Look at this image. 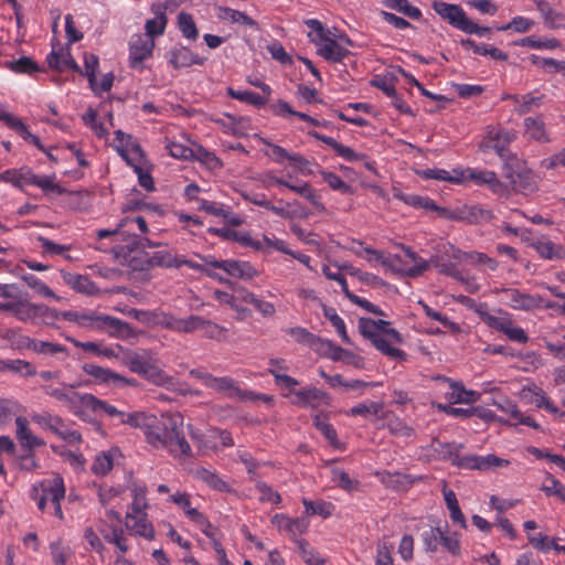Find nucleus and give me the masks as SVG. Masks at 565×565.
Instances as JSON below:
<instances>
[{
	"mask_svg": "<svg viewBox=\"0 0 565 565\" xmlns=\"http://www.w3.org/2000/svg\"><path fill=\"white\" fill-rule=\"evenodd\" d=\"M75 385L73 384H62L61 386H53V385H43L42 390L43 392L55 398L58 402L64 403L67 408L70 407V404L72 402V398L74 396Z\"/></svg>",
	"mask_w": 565,
	"mask_h": 565,
	"instance_id": "c756f323",
	"label": "nucleus"
},
{
	"mask_svg": "<svg viewBox=\"0 0 565 565\" xmlns=\"http://www.w3.org/2000/svg\"><path fill=\"white\" fill-rule=\"evenodd\" d=\"M130 426L140 428L152 447L167 449L174 458L190 457L191 447L183 431L181 414H163L160 417L137 413L128 419Z\"/></svg>",
	"mask_w": 565,
	"mask_h": 565,
	"instance_id": "f257e3e1",
	"label": "nucleus"
},
{
	"mask_svg": "<svg viewBox=\"0 0 565 565\" xmlns=\"http://www.w3.org/2000/svg\"><path fill=\"white\" fill-rule=\"evenodd\" d=\"M480 318L484 323H487L489 327L502 332L505 323L510 319V316L508 313H502L501 316H494L489 313L486 309L480 308L477 310Z\"/></svg>",
	"mask_w": 565,
	"mask_h": 565,
	"instance_id": "a18cd8bd",
	"label": "nucleus"
},
{
	"mask_svg": "<svg viewBox=\"0 0 565 565\" xmlns=\"http://www.w3.org/2000/svg\"><path fill=\"white\" fill-rule=\"evenodd\" d=\"M42 493L46 495L51 502L61 501L65 497V487L63 479L60 476H54L52 480H44L39 483Z\"/></svg>",
	"mask_w": 565,
	"mask_h": 565,
	"instance_id": "cd10ccee",
	"label": "nucleus"
},
{
	"mask_svg": "<svg viewBox=\"0 0 565 565\" xmlns=\"http://www.w3.org/2000/svg\"><path fill=\"white\" fill-rule=\"evenodd\" d=\"M536 9L540 11L544 19V23L551 28L555 29L561 25L563 21V14L556 12L552 9L551 4L545 0H535Z\"/></svg>",
	"mask_w": 565,
	"mask_h": 565,
	"instance_id": "f704fd0d",
	"label": "nucleus"
},
{
	"mask_svg": "<svg viewBox=\"0 0 565 565\" xmlns=\"http://www.w3.org/2000/svg\"><path fill=\"white\" fill-rule=\"evenodd\" d=\"M433 9L444 20L448 21L452 26L463 31L468 22L465 11L457 4L446 3L444 1H434Z\"/></svg>",
	"mask_w": 565,
	"mask_h": 565,
	"instance_id": "f8f14e48",
	"label": "nucleus"
},
{
	"mask_svg": "<svg viewBox=\"0 0 565 565\" xmlns=\"http://www.w3.org/2000/svg\"><path fill=\"white\" fill-rule=\"evenodd\" d=\"M365 253H367L370 255V258H369L370 262L381 263L384 267H386L387 269H391L393 271H402L396 266V263L399 260L398 257L395 256L393 258H385L381 252H379L376 249H372V248H365Z\"/></svg>",
	"mask_w": 565,
	"mask_h": 565,
	"instance_id": "13d9d810",
	"label": "nucleus"
},
{
	"mask_svg": "<svg viewBox=\"0 0 565 565\" xmlns=\"http://www.w3.org/2000/svg\"><path fill=\"white\" fill-rule=\"evenodd\" d=\"M13 315L21 321H28L35 318H43L44 320H56L58 311L51 309L44 305L32 303L28 300L14 301Z\"/></svg>",
	"mask_w": 565,
	"mask_h": 565,
	"instance_id": "1a4fd4ad",
	"label": "nucleus"
},
{
	"mask_svg": "<svg viewBox=\"0 0 565 565\" xmlns=\"http://www.w3.org/2000/svg\"><path fill=\"white\" fill-rule=\"evenodd\" d=\"M323 180L329 184L333 190H338L342 193H352V189L349 184H347L339 175L333 172H321Z\"/></svg>",
	"mask_w": 565,
	"mask_h": 565,
	"instance_id": "0e129e2a",
	"label": "nucleus"
},
{
	"mask_svg": "<svg viewBox=\"0 0 565 565\" xmlns=\"http://www.w3.org/2000/svg\"><path fill=\"white\" fill-rule=\"evenodd\" d=\"M152 12L154 17L146 22V38L153 39L163 34L167 25L166 8L162 4H153Z\"/></svg>",
	"mask_w": 565,
	"mask_h": 565,
	"instance_id": "4be33fe9",
	"label": "nucleus"
},
{
	"mask_svg": "<svg viewBox=\"0 0 565 565\" xmlns=\"http://www.w3.org/2000/svg\"><path fill=\"white\" fill-rule=\"evenodd\" d=\"M178 26L184 38L195 41L199 36V31L193 17L186 12L178 14Z\"/></svg>",
	"mask_w": 565,
	"mask_h": 565,
	"instance_id": "e433bc0d",
	"label": "nucleus"
},
{
	"mask_svg": "<svg viewBox=\"0 0 565 565\" xmlns=\"http://www.w3.org/2000/svg\"><path fill=\"white\" fill-rule=\"evenodd\" d=\"M386 426L392 435L399 437H409L413 435V428L407 426L398 417L390 418Z\"/></svg>",
	"mask_w": 565,
	"mask_h": 565,
	"instance_id": "680f3d73",
	"label": "nucleus"
},
{
	"mask_svg": "<svg viewBox=\"0 0 565 565\" xmlns=\"http://www.w3.org/2000/svg\"><path fill=\"white\" fill-rule=\"evenodd\" d=\"M20 344L38 354L43 355H62V360L68 356V351L64 345L53 342L34 340L29 337L21 338Z\"/></svg>",
	"mask_w": 565,
	"mask_h": 565,
	"instance_id": "ddd939ff",
	"label": "nucleus"
},
{
	"mask_svg": "<svg viewBox=\"0 0 565 565\" xmlns=\"http://www.w3.org/2000/svg\"><path fill=\"white\" fill-rule=\"evenodd\" d=\"M98 67V57L95 54H85L84 68L85 75L88 78L89 85L94 92L97 90L96 70Z\"/></svg>",
	"mask_w": 565,
	"mask_h": 565,
	"instance_id": "5fc2aeb1",
	"label": "nucleus"
},
{
	"mask_svg": "<svg viewBox=\"0 0 565 565\" xmlns=\"http://www.w3.org/2000/svg\"><path fill=\"white\" fill-rule=\"evenodd\" d=\"M525 132L534 140L541 142H548L550 138L545 130V124L543 119L537 117H527L524 119Z\"/></svg>",
	"mask_w": 565,
	"mask_h": 565,
	"instance_id": "7c9ffc66",
	"label": "nucleus"
},
{
	"mask_svg": "<svg viewBox=\"0 0 565 565\" xmlns=\"http://www.w3.org/2000/svg\"><path fill=\"white\" fill-rule=\"evenodd\" d=\"M126 520V526L130 532L148 540L153 539V527L147 522L145 514L127 513Z\"/></svg>",
	"mask_w": 565,
	"mask_h": 565,
	"instance_id": "393cba45",
	"label": "nucleus"
},
{
	"mask_svg": "<svg viewBox=\"0 0 565 565\" xmlns=\"http://www.w3.org/2000/svg\"><path fill=\"white\" fill-rule=\"evenodd\" d=\"M440 212L447 218L467 221L469 223H478L490 218V213L478 206H466L457 212H447L446 210H440Z\"/></svg>",
	"mask_w": 565,
	"mask_h": 565,
	"instance_id": "412c9836",
	"label": "nucleus"
},
{
	"mask_svg": "<svg viewBox=\"0 0 565 565\" xmlns=\"http://www.w3.org/2000/svg\"><path fill=\"white\" fill-rule=\"evenodd\" d=\"M313 425L323 434L333 447H338L337 433L334 428L321 415H316Z\"/></svg>",
	"mask_w": 565,
	"mask_h": 565,
	"instance_id": "6e6d98bb",
	"label": "nucleus"
},
{
	"mask_svg": "<svg viewBox=\"0 0 565 565\" xmlns=\"http://www.w3.org/2000/svg\"><path fill=\"white\" fill-rule=\"evenodd\" d=\"M77 324L79 327L94 328L97 330L109 329L113 335L120 338H128L132 334V329L129 323L107 315H98L94 311L79 312Z\"/></svg>",
	"mask_w": 565,
	"mask_h": 565,
	"instance_id": "20e7f679",
	"label": "nucleus"
},
{
	"mask_svg": "<svg viewBox=\"0 0 565 565\" xmlns=\"http://www.w3.org/2000/svg\"><path fill=\"white\" fill-rule=\"evenodd\" d=\"M200 478L205 481L210 487L213 489H216L218 491H226L228 490V486L225 481H223L218 476H216L214 472H211L206 469H202L199 472Z\"/></svg>",
	"mask_w": 565,
	"mask_h": 565,
	"instance_id": "774afa93",
	"label": "nucleus"
},
{
	"mask_svg": "<svg viewBox=\"0 0 565 565\" xmlns=\"http://www.w3.org/2000/svg\"><path fill=\"white\" fill-rule=\"evenodd\" d=\"M193 158L200 160L211 169H216L221 167V161L218 160V158L214 153L202 148L201 146H195Z\"/></svg>",
	"mask_w": 565,
	"mask_h": 565,
	"instance_id": "e2e57ef3",
	"label": "nucleus"
},
{
	"mask_svg": "<svg viewBox=\"0 0 565 565\" xmlns=\"http://www.w3.org/2000/svg\"><path fill=\"white\" fill-rule=\"evenodd\" d=\"M541 490L546 495H556L559 500L565 502V486L556 480L552 475L546 476V483L541 487Z\"/></svg>",
	"mask_w": 565,
	"mask_h": 565,
	"instance_id": "8fccbe9b",
	"label": "nucleus"
},
{
	"mask_svg": "<svg viewBox=\"0 0 565 565\" xmlns=\"http://www.w3.org/2000/svg\"><path fill=\"white\" fill-rule=\"evenodd\" d=\"M292 395L294 399L291 401V403L303 407L317 408L320 405L329 404L328 395L324 392L315 387L300 391H292Z\"/></svg>",
	"mask_w": 565,
	"mask_h": 565,
	"instance_id": "4468645a",
	"label": "nucleus"
},
{
	"mask_svg": "<svg viewBox=\"0 0 565 565\" xmlns=\"http://www.w3.org/2000/svg\"><path fill=\"white\" fill-rule=\"evenodd\" d=\"M17 425V438L23 448L32 450L35 447L45 445V441L35 435L29 428V422L25 417L19 416L15 419Z\"/></svg>",
	"mask_w": 565,
	"mask_h": 565,
	"instance_id": "6ab92c4d",
	"label": "nucleus"
},
{
	"mask_svg": "<svg viewBox=\"0 0 565 565\" xmlns=\"http://www.w3.org/2000/svg\"><path fill=\"white\" fill-rule=\"evenodd\" d=\"M154 47L153 39L140 34L131 36L129 42V61L134 68L140 67L142 62L151 56Z\"/></svg>",
	"mask_w": 565,
	"mask_h": 565,
	"instance_id": "9d476101",
	"label": "nucleus"
},
{
	"mask_svg": "<svg viewBox=\"0 0 565 565\" xmlns=\"http://www.w3.org/2000/svg\"><path fill=\"white\" fill-rule=\"evenodd\" d=\"M444 447L447 449L446 454L451 463L462 469L488 470L490 468L509 465L508 460L501 459L494 455H488L486 457L477 455L461 456L459 449L462 448V445H445Z\"/></svg>",
	"mask_w": 565,
	"mask_h": 565,
	"instance_id": "7ed1b4c3",
	"label": "nucleus"
},
{
	"mask_svg": "<svg viewBox=\"0 0 565 565\" xmlns=\"http://www.w3.org/2000/svg\"><path fill=\"white\" fill-rule=\"evenodd\" d=\"M406 255L415 263V265L407 270L404 271V274L408 277H417L422 275L425 270L428 269L429 265L428 262L419 258L415 252H413L409 247L404 248Z\"/></svg>",
	"mask_w": 565,
	"mask_h": 565,
	"instance_id": "603ef678",
	"label": "nucleus"
},
{
	"mask_svg": "<svg viewBox=\"0 0 565 565\" xmlns=\"http://www.w3.org/2000/svg\"><path fill=\"white\" fill-rule=\"evenodd\" d=\"M169 63L174 68L189 67L193 64L202 65L205 58L198 56L185 46H175L167 53Z\"/></svg>",
	"mask_w": 565,
	"mask_h": 565,
	"instance_id": "2eb2a0df",
	"label": "nucleus"
},
{
	"mask_svg": "<svg viewBox=\"0 0 565 565\" xmlns=\"http://www.w3.org/2000/svg\"><path fill=\"white\" fill-rule=\"evenodd\" d=\"M50 550L54 565H66L71 553L68 548L62 545V542L60 540L51 543Z\"/></svg>",
	"mask_w": 565,
	"mask_h": 565,
	"instance_id": "338daca9",
	"label": "nucleus"
},
{
	"mask_svg": "<svg viewBox=\"0 0 565 565\" xmlns=\"http://www.w3.org/2000/svg\"><path fill=\"white\" fill-rule=\"evenodd\" d=\"M309 135L322 142H324L326 145L330 146L337 152L338 156L344 158L348 161H358V160L364 158L363 154H360V153L355 152L353 149H351L347 146H343L342 143L338 142L337 140H334L331 137L320 135L319 132H316V131H310Z\"/></svg>",
	"mask_w": 565,
	"mask_h": 565,
	"instance_id": "a878e982",
	"label": "nucleus"
},
{
	"mask_svg": "<svg viewBox=\"0 0 565 565\" xmlns=\"http://www.w3.org/2000/svg\"><path fill=\"white\" fill-rule=\"evenodd\" d=\"M505 178L510 180L513 189L521 193H531L537 188V178L534 172L526 168L524 162L516 157L504 166Z\"/></svg>",
	"mask_w": 565,
	"mask_h": 565,
	"instance_id": "39448f33",
	"label": "nucleus"
},
{
	"mask_svg": "<svg viewBox=\"0 0 565 565\" xmlns=\"http://www.w3.org/2000/svg\"><path fill=\"white\" fill-rule=\"evenodd\" d=\"M385 4L412 19H418L422 15L420 10L411 6L407 0H386Z\"/></svg>",
	"mask_w": 565,
	"mask_h": 565,
	"instance_id": "de8ad7c7",
	"label": "nucleus"
},
{
	"mask_svg": "<svg viewBox=\"0 0 565 565\" xmlns=\"http://www.w3.org/2000/svg\"><path fill=\"white\" fill-rule=\"evenodd\" d=\"M33 173L29 169L7 170L0 174V179L18 188L31 184Z\"/></svg>",
	"mask_w": 565,
	"mask_h": 565,
	"instance_id": "72a5a7b5",
	"label": "nucleus"
},
{
	"mask_svg": "<svg viewBox=\"0 0 565 565\" xmlns=\"http://www.w3.org/2000/svg\"><path fill=\"white\" fill-rule=\"evenodd\" d=\"M462 173H463L462 181L471 180L478 184H489L495 193H502L505 190V186L503 185V183L497 179V174L492 171H488V170L478 171V170L468 169L467 171H465Z\"/></svg>",
	"mask_w": 565,
	"mask_h": 565,
	"instance_id": "f3484780",
	"label": "nucleus"
},
{
	"mask_svg": "<svg viewBox=\"0 0 565 565\" xmlns=\"http://www.w3.org/2000/svg\"><path fill=\"white\" fill-rule=\"evenodd\" d=\"M4 369L19 373L24 376H33L36 374L35 367L28 361L10 360L3 362Z\"/></svg>",
	"mask_w": 565,
	"mask_h": 565,
	"instance_id": "864d4df0",
	"label": "nucleus"
},
{
	"mask_svg": "<svg viewBox=\"0 0 565 565\" xmlns=\"http://www.w3.org/2000/svg\"><path fill=\"white\" fill-rule=\"evenodd\" d=\"M271 523L278 527V530H285L291 535L303 534L309 522L305 518L290 519L285 514H275L271 518Z\"/></svg>",
	"mask_w": 565,
	"mask_h": 565,
	"instance_id": "aec40b11",
	"label": "nucleus"
},
{
	"mask_svg": "<svg viewBox=\"0 0 565 565\" xmlns=\"http://www.w3.org/2000/svg\"><path fill=\"white\" fill-rule=\"evenodd\" d=\"M83 121L94 130L97 137L105 138L107 136L108 132L103 124L97 121L96 110L89 108L88 111L83 115Z\"/></svg>",
	"mask_w": 565,
	"mask_h": 565,
	"instance_id": "69168bd1",
	"label": "nucleus"
},
{
	"mask_svg": "<svg viewBox=\"0 0 565 565\" xmlns=\"http://www.w3.org/2000/svg\"><path fill=\"white\" fill-rule=\"evenodd\" d=\"M449 384L450 391L446 393V397L454 403H473L478 401L479 395L473 391H467L461 384L452 382L446 377H437Z\"/></svg>",
	"mask_w": 565,
	"mask_h": 565,
	"instance_id": "b1692460",
	"label": "nucleus"
},
{
	"mask_svg": "<svg viewBox=\"0 0 565 565\" xmlns=\"http://www.w3.org/2000/svg\"><path fill=\"white\" fill-rule=\"evenodd\" d=\"M290 337L295 339L298 343L305 344L310 347L313 350H321L319 343H321V338L316 337L311 332H309L307 329L301 327H294L289 328L286 331Z\"/></svg>",
	"mask_w": 565,
	"mask_h": 565,
	"instance_id": "473e14b6",
	"label": "nucleus"
},
{
	"mask_svg": "<svg viewBox=\"0 0 565 565\" xmlns=\"http://www.w3.org/2000/svg\"><path fill=\"white\" fill-rule=\"evenodd\" d=\"M502 333H504L511 341L518 343H526L529 340L525 331L522 328L514 326L511 318L505 323Z\"/></svg>",
	"mask_w": 565,
	"mask_h": 565,
	"instance_id": "052dcab7",
	"label": "nucleus"
},
{
	"mask_svg": "<svg viewBox=\"0 0 565 565\" xmlns=\"http://www.w3.org/2000/svg\"><path fill=\"white\" fill-rule=\"evenodd\" d=\"M47 63H49L50 67L55 68L57 71H63L64 68L70 67L74 71L82 73L78 64L74 61V58L72 57V55L68 51H66V52L53 51L47 56Z\"/></svg>",
	"mask_w": 565,
	"mask_h": 565,
	"instance_id": "c85d7f7f",
	"label": "nucleus"
},
{
	"mask_svg": "<svg viewBox=\"0 0 565 565\" xmlns=\"http://www.w3.org/2000/svg\"><path fill=\"white\" fill-rule=\"evenodd\" d=\"M441 537V529L440 527H428L422 533V539L426 546V550L429 552H436L438 545L440 543Z\"/></svg>",
	"mask_w": 565,
	"mask_h": 565,
	"instance_id": "4d7b16f0",
	"label": "nucleus"
},
{
	"mask_svg": "<svg viewBox=\"0 0 565 565\" xmlns=\"http://www.w3.org/2000/svg\"><path fill=\"white\" fill-rule=\"evenodd\" d=\"M514 138L515 135L511 131L491 129L488 132L487 139L480 143V149L484 152L489 150L495 151L504 161L505 166L511 161V158H515L508 149L509 143L514 140Z\"/></svg>",
	"mask_w": 565,
	"mask_h": 565,
	"instance_id": "6e6552de",
	"label": "nucleus"
},
{
	"mask_svg": "<svg viewBox=\"0 0 565 565\" xmlns=\"http://www.w3.org/2000/svg\"><path fill=\"white\" fill-rule=\"evenodd\" d=\"M22 279L30 288L34 289L40 296L44 298H54L57 300L60 299V297H57L49 286L42 282L34 275H23Z\"/></svg>",
	"mask_w": 565,
	"mask_h": 565,
	"instance_id": "c03bdc74",
	"label": "nucleus"
},
{
	"mask_svg": "<svg viewBox=\"0 0 565 565\" xmlns=\"http://www.w3.org/2000/svg\"><path fill=\"white\" fill-rule=\"evenodd\" d=\"M220 18L230 20L233 23L245 24L250 28H257L258 24L255 20L248 17L245 12H241L231 8H221Z\"/></svg>",
	"mask_w": 565,
	"mask_h": 565,
	"instance_id": "a19ab883",
	"label": "nucleus"
},
{
	"mask_svg": "<svg viewBox=\"0 0 565 565\" xmlns=\"http://www.w3.org/2000/svg\"><path fill=\"white\" fill-rule=\"evenodd\" d=\"M6 66L15 73H28L31 74L33 72L39 71L36 63L30 57H21L17 61H9L6 63Z\"/></svg>",
	"mask_w": 565,
	"mask_h": 565,
	"instance_id": "09e8293b",
	"label": "nucleus"
},
{
	"mask_svg": "<svg viewBox=\"0 0 565 565\" xmlns=\"http://www.w3.org/2000/svg\"><path fill=\"white\" fill-rule=\"evenodd\" d=\"M61 276L63 281L77 292L85 295H95L98 292V288L88 276L73 274L65 270H61Z\"/></svg>",
	"mask_w": 565,
	"mask_h": 565,
	"instance_id": "dca6fc26",
	"label": "nucleus"
},
{
	"mask_svg": "<svg viewBox=\"0 0 565 565\" xmlns=\"http://www.w3.org/2000/svg\"><path fill=\"white\" fill-rule=\"evenodd\" d=\"M312 42L318 45L317 53L332 63H340L350 54V51L343 47L337 40L329 41V43H318V40L312 39Z\"/></svg>",
	"mask_w": 565,
	"mask_h": 565,
	"instance_id": "a211bd4d",
	"label": "nucleus"
},
{
	"mask_svg": "<svg viewBox=\"0 0 565 565\" xmlns=\"http://www.w3.org/2000/svg\"><path fill=\"white\" fill-rule=\"evenodd\" d=\"M214 297L217 299L221 303L230 306L231 309L236 311V319L238 321H243L246 318L250 317L252 312L249 309L241 307L237 305L238 299L236 298V295H230L222 290H215Z\"/></svg>",
	"mask_w": 565,
	"mask_h": 565,
	"instance_id": "2f4dec72",
	"label": "nucleus"
},
{
	"mask_svg": "<svg viewBox=\"0 0 565 565\" xmlns=\"http://www.w3.org/2000/svg\"><path fill=\"white\" fill-rule=\"evenodd\" d=\"M120 362L131 372L142 376L150 383L170 388L174 379L168 375L159 365L156 354L148 349L122 350L119 356Z\"/></svg>",
	"mask_w": 565,
	"mask_h": 565,
	"instance_id": "f03ea898",
	"label": "nucleus"
},
{
	"mask_svg": "<svg viewBox=\"0 0 565 565\" xmlns=\"http://www.w3.org/2000/svg\"><path fill=\"white\" fill-rule=\"evenodd\" d=\"M202 337L216 341H224L226 339L227 329L216 322L205 319L201 324Z\"/></svg>",
	"mask_w": 565,
	"mask_h": 565,
	"instance_id": "4c0bfd02",
	"label": "nucleus"
},
{
	"mask_svg": "<svg viewBox=\"0 0 565 565\" xmlns=\"http://www.w3.org/2000/svg\"><path fill=\"white\" fill-rule=\"evenodd\" d=\"M147 264L150 267L160 266L166 268H178L179 256L171 254L168 250L154 252L148 259Z\"/></svg>",
	"mask_w": 565,
	"mask_h": 565,
	"instance_id": "c9c22d12",
	"label": "nucleus"
},
{
	"mask_svg": "<svg viewBox=\"0 0 565 565\" xmlns=\"http://www.w3.org/2000/svg\"><path fill=\"white\" fill-rule=\"evenodd\" d=\"M102 399L93 394L75 392L68 409L79 419L92 423L96 430L102 431V425L96 420L98 417Z\"/></svg>",
	"mask_w": 565,
	"mask_h": 565,
	"instance_id": "423d86ee",
	"label": "nucleus"
},
{
	"mask_svg": "<svg viewBox=\"0 0 565 565\" xmlns=\"http://www.w3.org/2000/svg\"><path fill=\"white\" fill-rule=\"evenodd\" d=\"M508 305L514 310L530 311L541 308L543 298L539 295L523 294L518 289H502Z\"/></svg>",
	"mask_w": 565,
	"mask_h": 565,
	"instance_id": "9b49d317",
	"label": "nucleus"
},
{
	"mask_svg": "<svg viewBox=\"0 0 565 565\" xmlns=\"http://www.w3.org/2000/svg\"><path fill=\"white\" fill-rule=\"evenodd\" d=\"M324 317L331 322V324L335 328L337 332L342 338L343 342L349 343V337L345 330V324L342 318L335 312V310L331 307L321 303Z\"/></svg>",
	"mask_w": 565,
	"mask_h": 565,
	"instance_id": "37998d69",
	"label": "nucleus"
},
{
	"mask_svg": "<svg viewBox=\"0 0 565 565\" xmlns=\"http://www.w3.org/2000/svg\"><path fill=\"white\" fill-rule=\"evenodd\" d=\"M302 504L305 505V513L307 515H320L322 518H329L332 514L334 509L333 504L324 501H310L308 499L302 500Z\"/></svg>",
	"mask_w": 565,
	"mask_h": 565,
	"instance_id": "58836bf2",
	"label": "nucleus"
},
{
	"mask_svg": "<svg viewBox=\"0 0 565 565\" xmlns=\"http://www.w3.org/2000/svg\"><path fill=\"white\" fill-rule=\"evenodd\" d=\"M423 177L426 179H436L449 181L452 183H460L462 182L463 173L459 171H454V174L450 175L448 171L443 169H428L423 172Z\"/></svg>",
	"mask_w": 565,
	"mask_h": 565,
	"instance_id": "49530a36",
	"label": "nucleus"
},
{
	"mask_svg": "<svg viewBox=\"0 0 565 565\" xmlns=\"http://www.w3.org/2000/svg\"><path fill=\"white\" fill-rule=\"evenodd\" d=\"M531 245L545 259L565 258V248L561 245L554 244L548 238H536L532 242Z\"/></svg>",
	"mask_w": 565,
	"mask_h": 565,
	"instance_id": "5701e85b",
	"label": "nucleus"
},
{
	"mask_svg": "<svg viewBox=\"0 0 565 565\" xmlns=\"http://www.w3.org/2000/svg\"><path fill=\"white\" fill-rule=\"evenodd\" d=\"M332 481L347 491L356 489L359 484L358 481L351 479L345 471L340 469H332Z\"/></svg>",
	"mask_w": 565,
	"mask_h": 565,
	"instance_id": "bf43d9fd",
	"label": "nucleus"
},
{
	"mask_svg": "<svg viewBox=\"0 0 565 565\" xmlns=\"http://www.w3.org/2000/svg\"><path fill=\"white\" fill-rule=\"evenodd\" d=\"M227 94L235 99H238L241 102H245L247 104H250L255 107H263L267 102L268 98L260 96L254 92L249 90H234L233 88H227Z\"/></svg>",
	"mask_w": 565,
	"mask_h": 565,
	"instance_id": "ea45409f",
	"label": "nucleus"
},
{
	"mask_svg": "<svg viewBox=\"0 0 565 565\" xmlns=\"http://www.w3.org/2000/svg\"><path fill=\"white\" fill-rule=\"evenodd\" d=\"M383 405L381 403L376 402H370V403H361L352 407L348 414L351 416H363L367 417L369 415H379V413L382 411Z\"/></svg>",
	"mask_w": 565,
	"mask_h": 565,
	"instance_id": "3c124183",
	"label": "nucleus"
},
{
	"mask_svg": "<svg viewBox=\"0 0 565 565\" xmlns=\"http://www.w3.org/2000/svg\"><path fill=\"white\" fill-rule=\"evenodd\" d=\"M205 380L206 387L225 393L230 397L243 398L241 390L235 385V382L231 377H214L211 375V377H205Z\"/></svg>",
	"mask_w": 565,
	"mask_h": 565,
	"instance_id": "bb28decb",
	"label": "nucleus"
},
{
	"mask_svg": "<svg viewBox=\"0 0 565 565\" xmlns=\"http://www.w3.org/2000/svg\"><path fill=\"white\" fill-rule=\"evenodd\" d=\"M84 371L93 376L95 380L102 382V383H115V379H121V375L118 373H115L108 369H104L102 366L95 365V364H85Z\"/></svg>",
	"mask_w": 565,
	"mask_h": 565,
	"instance_id": "79ce46f5",
	"label": "nucleus"
},
{
	"mask_svg": "<svg viewBox=\"0 0 565 565\" xmlns=\"http://www.w3.org/2000/svg\"><path fill=\"white\" fill-rule=\"evenodd\" d=\"M359 330L361 334L365 339L370 340L383 354L396 361H403L406 359V354L402 350L392 347L387 339L381 335V332L376 329L375 320L361 318L359 320Z\"/></svg>",
	"mask_w": 565,
	"mask_h": 565,
	"instance_id": "0eeeda50",
	"label": "nucleus"
}]
</instances>
